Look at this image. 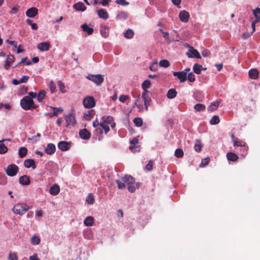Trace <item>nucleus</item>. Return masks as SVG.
Wrapping results in <instances>:
<instances>
[{"label": "nucleus", "instance_id": "58", "mask_svg": "<svg viewBox=\"0 0 260 260\" xmlns=\"http://www.w3.org/2000/svg\"><path fill=\"white\" fill-rule=\"evenodd\" d=\"M116 3L121 6H127L129 4V3L126 2L125 0H116Z\"/></svg>", "mask_w": 260, "mask_h": 260}, {"label": "nucleus", "instance_id": "62", "mask_svg": "<svg viewBox=\"0 0 260 260\" xmlns=\"http://www.w3.org/2000/svg\"><path fill=\"white\" fill-rule=\"evenodd\" d=\"M252 12L255 17L257 18V14H260V8H257L253 10Z\"/></svg>", "mask_w": 260, "mask_h": 260}, {"label": "nucleus", "instance_id": "20", "mask_svg": "<svg viewBox=\"0 0 260 260\" xmlns=\"http://www.w3.org/2000/svg\"><path fill=\"white\" fill-rule=\"evenodd\" d=\"M121 180L122 182L126 184L127 185L130 183H135V178H133L132 176L129 175H126L124 177L121 178Z\"/></svg>", "mask_w": 260, "mask_h": 260}, {"label": "nucleus", "instance_id": "28", "mask_svg": "<svg viewBox=\"0 0 260 260\" xmlns=\"http://www.w3.org/2000/svg\"><path fill=\"white\" fill-rule=\"evenodd\" d=\"M226 157L229 161H236L239 158L238 156L236 153L233 152L227 153Z\"/></svg>", "mask_w": 260, "mask_h": 260}, {"label": "nucleus", "instance_id": "30", "mask_svg": "<svg viewBox=\"0 0 260 260\" xmlns=\"http://www.w3.org/2000/svg\"><path fill=\"white\" fill-rule=\"evenodd\" d=\"M128 16V14L126 12H119L116 16V18L119 20H126Z\"/></svg>", "mask_w": 260, "mask_h": 260}, {"label": "nucleus", "instance_id": "29", "mask_svg": "<svg viewBox=\"0 0 260 260\" xmlns=\"http://www.w3.org/2000/svg\"><path fill=\"white\" fill-rule=\"evenodd\" d=\"M83 31L86 32L88 35L92 34L93 28L89 27L87 23H84L81 25Z\"/></svg>", "mask_w": 260, "mask_h": 260}, {"label": "nucleus", "instance_id": "18", "mask_svg": "<svg viewBox=\"0 0 260 260\" xmlns=\"http://www.w3.org/2000/svg\"><path fill=\"white\" fill-rule=\"evenodd\" d=\"M19 182L23 185H29L30 184V178L27 175H23L19 177Z\"/></svg>", "mask_w": 260, "mask_h": 260}, {"label": "nucleus", "instance_id": "12", "mask_svg": "<svg viewBox=\"0 0 260 260\" xmlns=\"http://www.w3.org/2000/svg\"><path fill=\"white\" fill-rule=\"evenodd\" d=\"M71 146V143L67 141H61L58 144V148L63 151L69 150Z\"/></svg>", "mask_w": 260, "mask_h": 260}, {"label": "nucleus", "instance_id": "22", "mask_svg": "<svg viewBox=\"0 0 260 260\" xmlns=\"http://www.w3.org/2000/svg\"><path fill=\"white\" fill-rule=\"evenodd\" d=\"M109 28L105 25H102L100 27V32L101 35L104 37L107 38L109 34Z\"/></svg>", "mask_w": 260, "mask_h": 260}, {"label": "nucleus", "instance_id": "55", "mask_svg": "<svg viewBox=\"0 0 260 260\" xmlns=\"http://www.w3.org/2000/svg\"><path fill=\"white\" fill-rule=\"evenodd\" d=\"M187 79L191 82H193L195 81V76L192 72L189 73L187 76Z\"/></svg>", "mask_w": 260, "mask_h": 260}, {"label": "nucleus", "instance_id": "54", "mask_svg": "<svg viewBox=\"0 0 260 260\" xmlns=\"http://www.w3.org/2000/svg\"><path fill=\"white\" fill-rule=\"evenodd\" d=\"M135 183H130L128 184V188L127 189L129 192H134L136 190V187L134 185Z\"/></svg>", "mask_w": 260, "mask_h": 260}, {"label": "nucleus", "instance_id": "23", "mask_svg": "<svg viewBox=\"0 0 260 260\" xmlns=\"http://www.w3.org/2000/svg\"><path fill=\"white\" fill-rule=\"evenodd\" d=\"M56 150L55 146L53 143H49L45 148V152L49 155L53 154Z\"/></svg>", "mask_w": 260, "mask_h": 260}, {"label": "nucleus", "instance_id": "43", "mask_svg": "<svg viewBox=\"0 0 260 260\" xmlns=\"http://www.w3.org/2000/svg\"><path fill=\"white\" fill-rule=\"evenodd\" d=\"M184 152L182 149L178 148L175 151V155L177 158H182L183 156Z\"/></svg>", "mask_w": 260, "mask_h": 260}, {"label": "nucleus", "instance_id": "51", "mask_svg": "<svg viewBox=\"0 0 260 260\" xmlns=\"http://www.w3.org/2000/svg\"><path fill=\"white\" fill-rule=\"evenodd\" d=\"M234 146L236 147H245V143L242 141H238L237 139L233 142Z\"/></svg>", "mask_w": 260, "mask_h": 260}, {"label": "nucleus", "instance_id": "37", "mask_svg": "<svg viewBox=\"0 0 260 260\" xmlns=\"http://www.w3.org/2000/svg\"><path fill=\"white\" fill-rule=\"evenodd\" d=\"M202 69V66L198 63H195L193 67V72L197 74H200L201 70Z\"/></svg>", "mask_w": 260, "mask_h": 260}, {"label": "nucleus", "instance_id": "50", "mask_svg": "<svg viewBox=\"0 0 260 260\" xmlns=\"http://www.w3.org/2000/svg\"><path fill=\"white\" fill-rule=\"evenodd\" d=\"M116 182L117 184L118 188L120 189H123L125 187V183L122 181V180H116Z\"/></svg>", "mask_w": 260, "mask_h": 260}, {"label": "nucleus", "instance_id": "44", "mask_svg": "<svg viewBox=\"0 0 260 260\" xmlns=\"http://www.w3.org/2000/svg\"><path fill=\"white\" fill-rule=\"evenodd\" d=\"M8 258L9 260H18V257L17 253L10 252Z\"/></svg>", "mask_w": 260, "mask_h": 260}, {"label": "nucleus", "instance_id": "46", "mask_svg": "<svg viewBox=\"0 0 260 260\" xmlns=\"http://www.w3.org/2000/svg\"><path fill=\"white\" fill-rule=\"evenodd\" d=\"M57 85L59 88L60 91L62 93H64L66 92V90H65V86L62 82H61V81H58L57 82Z\"/></svg>", "mask_w": 260, "mask_h": 260}, {"label": "nucleus", "instance_id": "27", "mask_svg": "<svg viewBox=\"0 0 260 260\" xmlns=\"http://www.w3.org/2000/svg\"><path fill=\"white\" fill-rule=\"evenodd\" d=\"M249 76L253 79H256L258 77V71L257 69H252L249 71Z\"/></svg>", "mask_w": 260, "mask_h": 260}, {"label": "nucleus", "instance_id": "15", "mask_svg": "<svg viewBox=\"0 0 260 260\" xmlns=\"http://www.w3.org/2000/svg\"><path fill=\"white\" fill-rule=\"evenodd\" d=\"M24 166L27 169L31 168L32 169H35L36 168L35 161L33 159H25L24 161Z\"/></svg>", "mask_w": 260, "mask_h": 260}, {"label": "nucleus", "instance_id": "3", "mask_svg": "<svg viewBox=\"0 0 260 260\" xmlns=\"http://www.w3.org/2000/svg\"><path fill=\"white\" fill-rule=\"evenodd\" d=\"M29 209L30 207L26 203H19L13 206L12 211L15 214L22 215Z\"/></svg>", "mask_w": 260, "mask_h": 260}, {"label": "nucleus", "instance_id": "24", "mask_svg": "<svg viewBox=\"0 0 260 260\" xmlns=\"http://www.w3.org/2000/svg\"><path fill=\"white\" fill-rule=\"evenodd\" d=\"M60 191V187L57 184H55L53 186H52L49 189V192L53 196H56L59 193Z\"/></svg>", "mask_w": 260, "mask_h": 260}, {"label": "nucleus", "instance_id": "39", "mask_svg": "<svg viewBox=\"0 0 260 260\" xmlns=\"http://www.w3.org/2000/svg\"><path fill=\"white\" fill-rule=\"evenodd\" d=\"M220 121L219 118L217 115H214L212 117L210 121V123L212 125L217 124Z\"/></svg>", "mask_w": 260, "mask_h": 260}, {"label": "nucleus", "instance_id": "19", "mask_svg": "<svg viewBox=\"0 0 260 260\" xmlns=\"http://www.w3.org/2000/svg\"><path fill=\"white\" fill-rule=\"evenodd\" d=\"M142 88L143 90V92L142 93H145L146 94L149 95V91L147 90V89L150 88L151 86V82L149 80H145L142 84Z\"/></svg>", "mask_w": 260, "mask_h": 260}, {"label": "nucleus", "instance_id": "63", "mask_svg": "<svg viewBox=\"0 0 260 260\" xmlns=\"http://www.w3.org/2000/svg\"><path fill=\"white\" fill-rule=\"evenodd\" d=\"M252 34V33H251V32H244L242 35V38L244 39H246L248 38H249Z\"/></svg>", "mask_w": 260, "mask_h": 260}, {"label": "nucleus", "instance_id": "25", "mask_svg": "<svg viewBox=\"0 0 260 260\" xmlns=\"http://www.w3.org/2000/svg\"><path fill=\"white\" fill-rule=\"evenodd\" d=\"M97 12L99 17L101 18L106 20L109 18L108 12L103 9H100Z\"/></svg>", "mask_w": 260, "mask_h": 260}, {"label": "nucleus", "instance_id": "60", "mask_svg": "<svg viewBox=\"0 0 260 260\" xmlns=\"http://www.w3.org/2000/svg\"><path fill=\"white\" fill-rule=\"evenodd\" d=\"M29 79V76H24L20 80V83H26Z\"/></svg>", "mask_w": 260, "mask_h": 260}, {"label": "nucleus", "instance_id": "49", "mask_svg": "<svg viewBox=\"0 0 260 260\" xmlns=\"http://www.w3.org/2000/svg\"><path fill=\"white\" fill-rule=\"evenodd\" d=\"M159 64L160 67L167 68L170 66V62L167 59H163L159 61Z\"/></svg>", "mask_w": 260, "mask_h": 260}, {"label": "nucleus", "instance_id": "16", "mask_svg": "<svg viewBox=\"0 0 260 260\" xmlns=\"http://www.w3.org/2000/svg\"><path fill=\"white\" fill-rule=\"evenodd\" d=\"M38 13V10L35 7L28 9L26 12V15L30 18L35 17Z\"/></svg>", "mask_w": 260, "mask_h": 260}, {"label": "nucleus", "instance_id": "36", "mask_svg": "<svg viewBox=\"0 0 260 260\" xmlns=\"http://www.w3.org/2000/svg\"><path fill=\"white\" fill-rule=\"evenodd\" d=\"M27 153V149L26 147H22L19 149V155L21 158L25 157Z\"/></svg>", "mask_w": 260, "mask_h": 260}, {"label": "nucleus", "instance_id": "1", "mask_svg": "<svg viewBox=\"0 0 260 260\" xmlns=\"http://www.w3.org/2000/svg\"><path fill=\"white\" fill-rule=\"evenodd\" d=\"M151 100L149 95L142 93V95L138 96L135 104L139 109V111H147Z\"/></svg>", "mask_w": 260, "mask_h": 260}, {"label": "nucleus", "instance_id": "34", "mask_svg": "<svg viewBox=\"0 0 260 260\" xmlns=\"http://www.w3.org/2000/svg\"><path fill=\"white\" fill-rule=\"evenodd\" d=\"M177 92L175 89H170L167 94V98L170 99H173L176 96Z\"/></svg>", "mask_w": 260, "mask_h": 260}, {"label": "nucleus", "instance_id": "5", "mask_svg": "<svg viewBox=\"0 0 260 260\" xmlns=\"http://www.w3.org/2000/svg\"><path fill=\"white\" fill-rule=\"evenodd\" d=\"M83 104L85 108H93L95 105V100L92 96H87L83 100Z\"/></svg>", "mask_w": 260, "mask_h": 260}, {"label": "nucleus", "instance_id": "4", "mask_svg": "<svg viewBox=\"0 0 260 260\" xmlns=\"http://www.w3.org/2000/svg\"><path fill=\"white\" fill-rule=\"evenodd\" d=\"M104 75L101 74L93 75L89 74L86 76V78L89 80L91 81L92 82L95 83L96 85H101L104 81Z\"/></svg>", "mask_w": 260, "mask_h": 260}, {"label": "nucleus", "instance_id": "38", "mask_svg": "<svg viewBox=\"0 0 260 260\" xmlns=\"http://www.w3.org/2000/svg\"><path fill=\"white\" fill-rule=\"evenodd\" d=\"M133 122L136 126L138 127L141 126L143 124L142 119L140 117H136L134 119Z\"/></svg>", "mask_w": 260, "mask_h": 260}, {"label": "nucleus", "instance_id": "40", "mask_svg": "<svg viewBox=\"0 0 260 260\" xmlns=\"http://www.w3.org/2000/svg\"><path fill=\"white\" fill-rule=\"evenodd\" d=\"M102 119L103 120L104 123H107V124H110L113 121V118L111 116H103L102 117Z\"/></svg>", "mask_w": 260, "mask_h": 260}, {"label": "nucleus", "instance_id": "52", "mask_svg": "<svg viewBox=\"0 0 260 260\" xmlns=\"http://www.w3.org/2000/svg\"><path fill=\"white\" fill-rule=\"evenodd\" d=\"M8 149L7 146L3 143L0 144V153L4 154L6 153Z\"/></svg>", "mask_w": 260, "mask_h": 260}, {"label": "nucleus", "instance_id": "64", "mask_svg": "<svg viewBox=\"0 0 260 260\" xmlns=\"http://www.w3.org/2000/svg\"><path fill=\"white\" fill-rule=\"evenodd\" d=\"M209 161V158H206L204 160H202V163L201 164L200 166L202 165L203 166H205L207 165Z\"/></svg>", "mask_w": 260, "mask_h": 260}, {"label": "nucleus", "instance_id": "61", "mask_svg": "<svg viewBox=\"0 0 260 260\" xmlns=\"http://www.w3.org/2000/svg\"><path fill=\"white\" fill-rule=\"evenodd\" d=\"M111 0H102V1L100 2V4L104 7H106L109 5V2H110Z\"/></svg>", "mask_w": 260, "mask_h": 260}, {"label": "nucleus", "instance_id": "59", "mask_svg": "<svg viewBox=\"0 0 260 260\" xmlns=\"http://www.w3.org/2000/svg\"><path fill=\"white\" fill-rule=\"evenodd\" d=\"M194 148L196 151L199 152L202 150V145L201 144H196L194 146Z\"/></svg>", "mask_w": 260, "mask_h": 260}, {"label": "nucleus", "instance_id": "10", "mask_svg": "<svg viewBox=\"0 0 260 260\" xmlns=\"http://www.w3.org/2000/svg\"><path fill=\"white\" fill-rule=\"evenodd\" d=\"M15 61V57L13 55L11 54L8 55L7 56L6 60L4 64V68L6 70H8L11 64L14 62Z\"/></svg>", "mask_w": 260, "mask_h": 260}, {"label": "nucleus", "instance_id": "8", "mask_svg": "<svg viewBox=\"0 0 260 260\" xmlns=\"http://www.w3.org/2000/svg\"><path fill=\"white\" fill-rule=\"evenodd\" d=\"M138 139L137 138H135L132 140L130 141V146L129 147V149L132 151V152H136V151H139L140 148V146L138 145H137L138 143Z\"/></svg>", "mask_w": 260, "mask_h": 260}, {"label": "nucleus", "instance_id": "48", "mask_svg": "<svg viewBox=\"0 0 260 260\" xmlns=\"http://www.w3.org/2000/svg\"><path fill=\"white\" fill-rule=\"evenodd\" d=\"M86 201L88 204H93L94 201V196L92 193H89Z\"/></svg>", "mask_w": 260, "mask_h": 260}, {"label": "nucleus", "instance_id": "2", "mask_svg": "<svg viewBox=\"0 0 260 260\" xmlns=\"http://www.w3.org/2000/svg\"><path fill=\"white\" fill-rule=\"evenodd\" d=\"M20 105L22 108L25 110L36 109L37 108V106L35 104L33 100L27 96H24L21 100Z\"/></svg>", "mask_w": 260, "mask_h": 260}, {"label": "nucleus", "instance_id": "6", "mask_svg": "<svg viewBox=\"0 0 260 260\" xmlns=\"http://www.w3.org/2000/svg\"><path fill=\"white\" fill-rule=\"evenodd\" d=\"M18 170L19 168L18 166L15 164L9 165L5 168L6 174L11 177L15 176L18 172Z\"/></svg>", "mask_w": 260, "mask_h": 260}, {"label": "nucleus", "instance_id": "31", "mask_svg": "<svg viewBox=\"0 0 260 260\" xmlns=\"http://www.w3.org/2000/svg\"><path fill=\"white\" fill-rule=\"evenodd\" d=\"M94 223V218L92 216H89L84 220V223L87 226H92Z\"/></svg>", "mask_w": 260, "mask_h": 260}, {"label": "nucleus", "instance_id": "47", "mask_svg": "<svg viewBox=\"0 0 260 260\" xmlns=\"http://www.w3.org/2000/svg\"><path fill=\"white\" fill-rule=\"evenodd\" d=\"M40 242V239L39 237L36 236H34L31 238V243L33 245H38Z\"/></svg>", "mask_w": 260, "mask_h": 260}, {"label": "nucleus", "instance_id": "7", "mask_svg": "<svg viewBox=\"0 0 260 260\" xmlns=\"http://www.w3.org/2000/svg\"><path fill=\"white\" fill-rule=\"evenodd\" d=\"M66 125V126L68 127H71V126H74L76 122V118L75 114L73 113H70L68 114L65 117Z\"/></svg>", "mask_w": 260, "mask_h": 260}, {"label": "nucleus", "instance_id": "42", "mask_svg": "<svg viewBox=\"0 0 260 260\" xmlns=\"http://www.w3.org/2000/svg\"><path fill=\"white\" fill-rule=\"evenodd\" d=\"M51 108L52 109H53V111H54L52 115H51L50 116L51 117L57 116L58 115V113H61L63 111V109L60 108H57L53 107H51Z\"/></svg>", "mask_w": 260, "mask_h": 260}, {"label": "nucleus", "instance_id": "17", "mask_svg": "<svg viewBox=\"0 0 260 260\" xmlns=\"http://www.w3.org/2000/svg\"><path fill=\"white\" fill-rule=\"evenodd\" d=\"M80 138L83 140H88L90 138V133L86 128L80 130L79 132Z\"/></svg>", "mask_w": 260, "mask_h": 260}, {"label": "nucleus", "instance_id": "26", "mask_svg": "<svg viewBox=\"0 0 260 260\" xmlns=\"http://www.w3.org/2000/svg\"><path fill=\"white\" fill-rule=\"evenodd\" d=\"M73 8L78 11H84L86 8L82 2H78L73 5Z\"/></svg>", "mask_w": 260, "mask_h": 260}, {"label": "nucleus", "instance_id": "13", "mask_svg": "<svg viewBox=\"0 0 260 260\" xmlns=\"http://www.w3.org/2000/svg\"><path fill=\"white\" fill-rule=\"evenodd\" d=\"M37 47L41 51H47L50 48V44L48 42H42L38 44Z\"/></svg>", "mask_w": 260, "mask_h": 260}, {"label": "nucleus", "instance_id": "9", "mask_svg": "<svg viewBox=\"0 0 260 260\" xmlns=\"http://www.w3.org/2000/svg\"><path fill=\"white\" fill-rule=\"evenodd\" d=\"M173 74L175 77H177L181 82H183L187 79L186 72L185 71L173 72Z\"/></svg>", "mask_w": 260, "mask_h": 260}, {"label": "nucleus", "instance_id": "11", "mask_svg": "<svg viewBox=\"0 0 260 260\" xmlns=\"http://www.w3.org/2000/svg\"><path fill=\"white\" fill-rule=\"evenodd\" d=\"M188 57L190 58H201V56L198 52V51L193 47H190L189 49V52L187 53Z\"/></svg>", "mask_w": 260, "mask_h": 260}, {"label": "nucleus", "instance_id": "35", "mask_svg": "<svg viewBox=\"0 0 260 260\" xmlns=\"http://www.w3.org/2000/svg\"><path fill=\"white\" fill-rule=\"evenodd\" d=\"M205 108V105L202 104H197L194 106V109L196 112L204 111Z\"/></svg>", "mask_w": 260, "mask_h": 260}, {"label": "nucleus", "instance_id": "45", "mask_svg": "<svg viewBox=\"0 0 260 260\" xmlns=\"http://www.w3.org/2000/svg\"><path fill=\"white\" fill-rule=\"evenodd\" d=\"M49 88L50 89V90L52 93H54L56 92V85L53 82V81H51L49 84Z\"/></svg>", "mask_w": 260, "mask_h": 260}, {"label": "nucleus", "instance_id": "56", "mask_svg": "<svg viewBox=\"0 0 260 260\" xmlns=\"http://www.w3.org/2000/svg\"><path fill=\"white\" fill-rule=\"evenodd\" d=\"M129 99V96L127 95H121L119 98V100L122 102L124 103L127 100Z\"/></svg>", "mask_w": 260, "mask_h": 260}, {"label": "nucleus", "instance_id": "53", "mask_svg": "<svg viewBox=\"0 0 260 260\" xmlns=\"http://www.w3.org/2000/svg\"><path fill=\"white\" fill-rule=\"evenodd\" d=\"M27 57H25V58H22V59H21V61H20L18 63V64H17V66H15L13 67V68H16L17 66L20 65L21 63H24V62H25V64H26V65H29V64H31V62H30V61H28L26 62V60H27Z\"/></svg>", "mask_w": 260, "mask_h": 260}, {"label": "nucleus", "instance_id": "57", "mask_svg": "<svg viewBox=\"0 0 260 260\" xmlns=\"http://www.w3.org/2000/svg\"><path fill=\"white\" fill-rule=\"evenodd\" d=\"M153 162L152 160H149L148 164L146 165L145 168L148 171H150L152 170Z\"/></svg>", "mask_w": 260, "mask_h": 260}, {"label": "nucleus", "instance_id": "14", "mask_svg": "<svg viewBox=\"0 0 260 260\" xmlns=\"http://www.w3.org/2000/svg\"><path fill=\"white\" fill-rule=\"evenodd\" d=\"M180 20L183 22H187L189 17V13L185 10L181 11L179 15Z\"/></svg>", "mask_w": 260, "mask_h": 260}, {"label": "nucleus", "instance_id": "41", "mask_svg": "<svg viewBox=\"0 0 260 260\" xmlns=\"http://www.w3.org/2000/svg\"><path fill=\"white\" fill-rule=\"evenodd\" d=\"M134 32L133 30L128 29L124 33V37L127 39H131L133 38Z\"/></svg>", "mask_w": 260, "mask_h": 260}, {"label": "nucleus", "instance_id": "21", "mask_svg": "<svg viewBox=\"0 0 260 260\" xmlns=\"http://www.w3.org/2000/svg\"><path fill=\"white\" fill-rule=\"evenodd\" d=\"M103 129L104 130L105 134H107V133L110 131V127L108 125L101 122L100 123V127L96 128V131L97 133L101 134L103 133Z\"/></svg>", "mask_w": 260, "mask_h": 260}, {"label": "nucleus", "instance_id": "33", "mask_svg": "<svg viewBox=\"0 0 260 260\" xmlns=\"http://www.w3.org/2000/svg\"><path fill=\"white\" fill-rule=\"evenodd\" d=\"M219 103L220 102L218 101H216L211 103L210 105L208 108V110L209 111H214L216 110L218 108Z\"/></svg>", "mask_w": 260, "mask_h": 260}, {"label": "nucleus", "instance_id": "32", "mask_svg": "<svg viewBox=\"0 0 260 260\" xmlns=\"http://www.w3.org/2000/svg\"><path fill=\"white\" fill-rule=\"evenodd\" d=\"M46 94V92L44 90L40 91L38 93H37V100L39 102L41 103L43 100L45 98Z\"/></svg>", "mask_w": 260, "mask_h": 260}]
</instances>
